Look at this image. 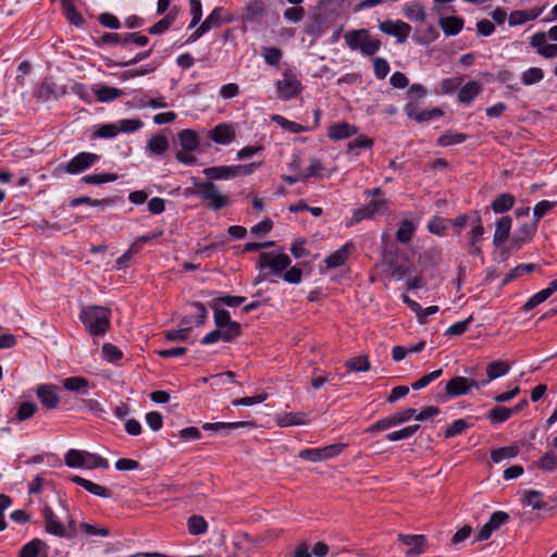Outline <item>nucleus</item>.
I'll return each instance as SVG.
<instances>
[{"label":"nucleus","instance_id":"obj_20","mask_svg":"<svg viewBox=\"0 0 557 557\" xmlns=\"http://www.w3.org/2000/svg\"><path fill=\"white\" fill-rule=\"evenodd\" d=\"M357 126L343 122L331 125L327 135L332 140H341L357 134Z\"/></svg>","mask_w":557,"mask_h":557},{"label":"nucleus","instance_id":"obj_53","mask_svg":"<svg viewBox=\"0 0 557 557\" xmlns=\"http://www.w3.org/2000/svg\"><path fill=\"white\" fill-rule=\"evenodd\" d=\"M552 295L549 294V292L545 288V289H542L541 292L536 293L535 295H533L524 305H523V310L524 311H531L532 309H534L536 306L541 305L542 302H544L548 297H550Z\"/></svg>","mask_w":557,"mask_h":557},{"label":"nucleus","instance_id":"obj_47","mask_svg":"<svg viewBox=\"0 0 557 557\" xmlns=\"http://www.w3.org/2000/svg\"><path fill=\"white\" fill-rule=\"evenodd\" d=\"M544 78V72L540 67H530L524 71L521 75V81L524 85H533L541 82Z\"/></svg>","mask_w":557,"mask_h":557},{"label":"nucleus","instance_id":"obj_42","mask_svg":"<svg viewBox=\"0 0 557 557\" xmlns=\"http://www.w3.org/2000/svg\"><path fill=\"white\" fill-rule=\"evenodd\" d=\"M169 148V140L163 135H156L148 141V149L154 154H162Z\"/></svg>","mask_w":557,"mask_h":557},{"label":"nucleus","instance_id":"obj_32","mask_svg":"<svg viewBox=\"0 0 557 557\" xmlns=\"http://www.w3.org/2000/svg\"><path fill=\"white\" fill-rule=\"evenodd\" d=\"M515 203V197L504 193L498 195L492 202V209L495 213H504L509 211Z\"/></svg>","mask_w":557,"mask_h":557},{"label":"nucleus","instance_id":"obj_49","mask_svg":"<svg viewBox=\"0 0 557 557\" xmlns=\"http://www.w3.org/2000/svg\"><path fill=\"white\" fill-rule=\"evenodd\" d=\"M117 178L119 177L116 174L100 173V174H91V175L83 176L82 182H84L86 184L99 185V184H103V183L115 182Z\"/></svg>","mask_w":557,"mask_h":557},{"label":"nucleus","instance_id":"obj_46","mask_svg":"<svg viewBox=\"0 0 557 557\" xmlns=\"http://www.w3.org/2000/svg\"><path fill=\"white\" fill-rule=\"evenodd\" d=\"M349 370L355 372H367L370 370V362L367 356H358L346 361L345 364Z\"/></svg>","mask_w":557,"mask_h":557},{"label":"nucleus","instance_id":"obj_62","mask_svg":"<svg viewBox=\"0 0 557 557\" xmlns=\"http://www.w3.org/2000/svg\"><path fill=\"white\" fill-rule=\"evenodd\" d=\"M468 428V423L463 419H458L454 421L446 430L445 437H454L458 434H461Z\"/></svg>","mask_w":557,"mask_h":557},{"label":"nucleus","instance_id":"obj_30","mask_svg":"<svg viewBox=\"0 0 557 557\" xmlns=\"http://www.w3.org/2000/svg\"><path fill=\"white\" fill-rule=\"evenodd\" d=\"M463 24V20L457 16H446L440 20L441 28L448 36H454L460 33Z\"/></svg>","mask_w":557,"mask_h":557},{"label":"nucleus","instance_id":"obj_9","mask_svg":"<svg viewBox=\"0 0 557 557\" xmlns=\"http://www.w3.org/2000/svg\"><path fill=\"white\" fill-rule=\"evenodd\" d=\"M481 387L482 383L478 380L457 375L446 383L445 391L448 396L457 397L468 394L471 388L479 389Z\"/></svg>","mask_w":557,"mask_h":557},{"label":"nucleus","instance_id":"obj_21","mask_svg":"<svg viewBox=\"0 0 557 557\" xmlns=\"http://www.w3.org/2000/svg\"><path fill=\"white\" fill-rule=\"evenodd\" d=\"M542 12H543V8H533L529 11H522V10L512 11L509 14V18H508L509 25L517 26V25L524 24L529 21H533V20L537 18L542 14Z\"/></svg>","mask_w":557,"mask_h":557},{"label":"nucleus","instance_id":"obj_48","mask_svg":"<svg viewBox=\"0 0 557 557\" xmlns=\"http://www.w3.org/2000/svg\"><path fill=\"white\" fill-rule=\"evenodd\" d=\"M512 416L510 408L506 407H494L487 413V418L492 423H503Z\"/></svg>","mask_w":557,"mask_h":557},{"label":"nucleus","instance_id":"obj_61","mask_svg":"<svg viewBox=\"0 0 557 557\" xmlns=\"http://www.w3.org/2000/svg\"><path fill=\"white\" fill-rule=\"evenodd\" d=\"M442 373H443L442 369L435 370L429 374L423 375L421 379H419L418 381L412 383L411 386L413 389H421V388L425 387L426 385H429L432 381L438 379L442 375Z\"/></svg>","mask_w":557,"mask_h":557},{"label":"nucleus","instance_id":"obj_12","mask_svg":"<svg viewBox=\"0 0 557 557\" xmlns=\"http://www.w3.org/2000/svg\"><path fill=\"white\" fill-rule=\"evenodd\" d=\"M509 516L505 511H495L490 517V520L479 531L476 540L486 541L491 537L492 533L499 529L502 524L507 522Z\"/></svg>","mask_w":557,"mask_h":557},{"label":"nucleus","instance_id":"obj_51","mask_svg":"<svg viewBox=\"0 0 557 557\" xmlns=\"http://www.w3.org/2000/svg\"><path fill=\"white\" fill-rule=\"evenodd\" d=\"M539 469L553 471L557 467V456L553 451L545 453L536 462Z\"/></svg>","mask_w":557,"mask_h":557},{"label":"nucleus","instance_id":"obj_24","mask_svg":"<svg viewBox=\"0 0 557 557\" xmlns=\"http://www.w3.org/2000/svg\"><path fill=\"white\" fill-rule=\"evenodd\" d=\"M511 228V219L509 216H502L496 222L495 233L493 243L496 247L502 246L509 236V232Z\"/></svg>","mask_w":557,"mask_h":557},{"label":"nucleus","instance_id":"obj_27","mask_svg":"<svg viewBox=\"0 0 557 557\" xmlns=\"http://www.w3.org/2000/svg\"><path fill=\"white\" fill-rule=\"evenodd\" d=\"M351 248H352L351 244H346L343 247H341L339 249H337L336 251H334L333 253H331L325 259L326 267L329 269H334V268H337V267L344 264L350 253Z\"/></svg>","mask_w":557,"mask_h":557},{"label":"nucleus","instance_id":"obj_10","mask_svg":"<svg viewBox=\"0 0 557 557\" xmlns=\"http://www.w3.org/2000/svg\"><path fill=\"white\" fill-rule=\"evenodd\" d=\"M398 540L410 548L406 552V556L412 557L421 555L428 546L426 537L422 534H398Z\"/></svg>","mask_w":557,"mask_h":557},{"label":"nucleus","instance_id":"obj_4","mask_svg":"<svg viewBox=\"0 0 557 557\" xmlns=\"http://www.w3.org/2000/svg\"><path fill=\"white\" fill-rule=\"evenodd\" d=\"M290 265V259L285 253L262 252L259 256L257 268L260 271L269 269L274 274H280Z\"/></svg>","mask_w":557,"mask_h":557},{"label":"nucleus","instance_id":"obj_22","mask_svg":"<svg viewBox=\"0 0 557 557\" xmlns=\"http://www.w3.org/2000/svg\"><path fill=\"white\" fill-rule=\"evenodd\" d=\"M210 137L216 144L226 145L235 139V131L230 124H219L211 131Z\"/></svg>","mask_w":557,"mask_h":557},{"label":"nucleus","instance_id":"obj_56","mask_svg":"<svg viewBox=\"0 0 557 557\" xmlns=\"http://www.w3.org/2000/svg\"><path fill=\"white\" fill-rule=\"evenodd\" d=\"M263 58L270 65L276 66L282 59V51L276 47L263 48Z\"/></svg>","mask_w":557,"mask_h":557},{"label":"nucleus","instance_id":"obj_31","mask_svg":"<svg viewBox=\"0 0 557 557\" xmlns=\"http://www.w3.org/2000/svg\"><path fill=\"white\" fill-rule=\"evenodd\" d=\"M386 262H388L391 276L397 281L405 278L410 273L409 264L406 261L399 262L394 257L387 259L385 257Z\"/></svg>","mask_w":557,"mask_h":557},{"label":"nucleus","instance_id":"obj_43","mask_svg":"<svg viewBox=\"0 0 557 557\" xmlns=\"http://www.w3.org/2000/svg\"><path fill=\"white\" fill-rule=\"evenodd\" d=\"M176 18V12L170 11L162 20L149 28V33L153 35L162 34L170 28Z\"/></svg>","mask_w":557,"mask_h":557},{"label":"nucleus","instance_id":"obj_44","mask_svg":"<svg viewBox=\"0 0 557 557\" xmlns=\"http://www.w3.org/2000/svg\"><path fill=\"white\" fill-rule=\"evenodd\" d=\"M85 456H86V458H85L83 468H85V469H96V468L107 469V468H109V462L107 459H104L96 454L86 451V450H85Z\"/></svg>","mask_w":557,"mask_h":557},{"label":"nucleus","instance_id":"obj_6","mask_svg":"<svg viewBox=\"0 0 557 557\" xmlns=\"http://www.w3.org/2000/svg\"><path fill=\"white\" fill-rule=\"evenodd\" d=\"M275 87L283 100L295 98L301 92V83L290 70L283 73V78L276 81Z\"/></svg>","mask_w":557,"mask_h":557},{"label":"nucleus","instance_id":"obj_58","mask_svg":"<svg viewBox=\"0 0 557 557\" xmlns=\"http://www.w3.org/2000/svg\"><path fill=\"white\" fill-rule=\"evenodd\" d=\"M472 320H473V317L469 315L466 320L454 323L446 330L445 334L453 335V336H458V335L463 334L468 330V326Z\"/></svg>","mask_w":557,"mask_h":557},{"label":"nucleus","instance_id":"obj_23","mask_svg":"<svg viewBox=\"0 0 557 557\" xmlns=\"http://www.w3.org/2000/svg\"><path fill=\"white\" fill-rule=\"evenodd\" d=\"M71 481L76 483L77 485L84 487L86 491H88L89 493H91L96 496L103 497V498L111 496V491L109 488H107L102 485H99L97 483H94L89 480H86L82 476L74 475L71 478Z\"/></svg>","mask_w":557,"mask_h":557},{"label":"nucleus","instance_id":"obj_19","mask_svg":"<svg viewBox=\"0 0 557 557\" xmlns=\"http://www.w3.org/2000/svg\"><path fill=\"white\" fill-rule=\"evenodd\" d=\"M484 234V227L481 222V218L478 215L474 220V225L472 226L469 235V253L472 256H481L482 250L478 246V243L481 240Z\"/></svg>","mask_w":557,"mask_h":557},{"label":"nucleus","instance_id":"obj_35","mask_svg":"<svg viewBox=\"0 0 557 557\" xmlns=\"http://www.w3.org/2000/svg\"><path fill=\"white\" fill-rule=\"evenodd\" d=\"M95 95L97 100L100 102H109L124 95L123 90L110 87V86H101L95 89Z\"/></svg>","mask_w":557,"mask_h":557},{"label":"nucleus","instance_id":"obj_16","mask_svg":"<svg viewBox=\"0 0 557 557\" xmlns=\"http://www.w3.org/2000/svg\"><path fill=\"white\" fill-rule=\"evenodd\" d=\"M37 397L47 409H55L59 404L58 387L42 384L37 388Z\"/></svg>","mask_w":557,"mask_h":557},{"label":"nucleus","instance_id":"obj_14","mask_svg":"<svg viewBox=\"0 0 557 557\" xmlns=\"http://www.w3.org/2000/svg\"><path fill=\"white\" fill-rule=\"evenodd\" d=\"M511 369L509 361L494 360L486 366V379L479 381L482 387L490 384L492 381L506 375Z\"/></svg>","mask_w":557,"mask_h":557},{"label":"nucleus","instance_id":"obj_36","mask_svg":"<svg viewBox=\"0 0 557 557\" xmlns=\"http://www.w3.org/2000/svg\"><path fill=\"white\" fill-rule=\"evenodd\" d=\"M519 454V447L516 445L500 447L491 451V459L498 463L505 459L515 458Z\"/></svg>","mask_w":557,"mask_h":557},{"label":"nucleus","instance_id":"obj_54","mask_svg":"<svg viewBox=\"0 0 557 557\" xmlns=\"http://www.w3.org/2000/svg\"><path fill=\"white\" fill-rule=\"evenodd\" d=\"M103 358L109 362H114L123 357L122 351L113 344L104 343L102 345Z\"/></svg>","mask_w":557,"mask_h":557},{"label":"nucleus","instance_id":"obj_1","mask_svg":"<svg viewBox=\"0 0 557 557\" xmlns=\"http://www.w3.org/2000/svg\"><path fill=\"white\" fill-rule=\"evenodd\" d=\"M111 310L103 306H87L81 311L79 319L91 336H101L110 327Z\"/></svg>","mask_w":557,"mask_h":557},{"label":"nucleus","instance_id":"obj_34","mask_svg":"<svg viewBox=\"0 0 557 557\" xmlns=\"http://www.w3.org/2000/svg\"><path fill=\"white\" fill-rule=\"evenodd\" d=\"M536 230V223L533 222L531 224H522L519 230L516 231L513 234L511 242L516 246H520L522 243L527 242L532 237V235L535 233Z\"/></svg>","mask_w":557,"mask_h":557},{"label":"nucleus","instance_id":"obj_40","mask_svg":"<svg viewBox=\"0 0 557 557\" xmlns=\"http://www.w3.org/2000/svg\"><path fill=\"white\" fill-rule=\"evenodd\" d=\"M62 384L65 389L71 391V392L83 391L84 393H86L87 392L86 388L88 387V381H87V379H85L83 376L66 377L63 380Z\"/></svg>","mask_w":557,"mask_h":557},{"label":"nucleus","instance_id":"obj_29","mask_svg":"<svg viewBox=\"0 0 557 557\" xmlns=\"http://www.w3.org/2000/svg\"><path fill=\"white\" fill-rule=\"evenodd\" d=\"M178 141L183 150L194 152L199 146V139L196 132L184 129L178 133Z\"/></svg>","mask_w":557,"mask_h":557},{"label":"nucleus","instance_id":"obj_55","mask_svg":"<svg viewBox=\"0 0 557 557\" xmlns=\"http://www.w3.org/2000/svg\"><path fill=\"white\" fill-rule=\"evenodd\" d=\"M37 410V406L34 403L25 401L20 405L16 411V420L24 421L34 416Z\"/></svg>","mask_w":557,"mask_h":557},{"label":"nucleus","instance_id":"obj_63","mask_svg":"<svg viewBox=\"0 0 557 557\" xmlns=\"http://www.w3.org/2000/svg\"><path fill=\"white\" fill-rule=\"evenodd\" d=\"M117 126L119 133H131L138 131L143 126V122L138 119L121 120Z\"/></svg>","mask_w":557,"mask_h":557},{"label":"nucleus","instance_id":"obj_41","mask_svg":"<svg viewBox=\"0 0 557 557\" xmlns=\"http://www.w3.org/2000/svg\"><path fill=\"white\" fill-rule=\"evenodd\" d=\"M85 450L70 449L64 456V462L70 468H83Z\"/></svg>","mask_w":557,"mask_h":557},{"label":"nucleus","instance_id":"obj_57","mask_svg":"<svg viewBox=\"0 0 557 557\" xmlns=\"http://www.w3.org/2000/svg\"><path fill=\"white\" fill-rule=\"evenodd\" d=\"M467 138V135L465 134H461V133H446V134H443L437 143L438 145L441 146H450V145H455V144H460L462 141H465Z\"/></svg>","mask_w":557,"mask_h":557},{"label":"nucleus","instance_id":"obj_18","mask_svg":"<svg viewBox=\"0 0 557 557\" xmlns=\"http://www.w3.org/2000/svg\"><path fill=\"white\" fill-rule=\"evenodd\" d=\"M48 545L39 539H34L20 550V557H48Z\"/></svg>","mask_w":557,"mask_h":557},{"label":"nucleus","instance_id":"obj_50","mask_svg":"<svg viewBox=\"0 0 557 557\" xmlns=\"http://www.w3.org/2000/svg\"><path fill=\"white\" fill-rule=\"evenodd\" d=\"M419 429H420L419 424L408 425L406 428H403L401 430H398V431L387 434L386 438L391 442L405 440V438L412 436Z\"/></svg>","mask_w":557,"mask_h":557},{"label":"nucleus","instance_id":"obj_2","mask_svg":"<svg viewBox=\"0 0 557 557\" xmlns=\"http://www.w3.org/2000/svg\"><path fill=\"white\" fill-rule=\"evenodd\" d=\"M346 45L350 50H360L362 54L374 55L381 48L380 39L371 37L368 29H354L344 35Z\"/></svg>","mask_w":557,"mask_h":557},{"label":"nucleus","instance_id":"obj_3","mask_svg":"<svg viewBox=\"0 0 557 557\" xmlns=\"http://www.w3.org/2000/svg\"><path fill=\"white\" fill-rule=\"evenodd\" d=\"M193 184L196 188H198V191H193L190 188H188L186 191L188 194H197L200 195L202 199L207 200L209 203L208 206L214 210H221L228 206L230 199L227 196L221 194L218 189V186L214 185L212 182L209 181H200L198 178H193Z\"/></svg>","mask_w":557,"mask_h":557},{"label":"nucleus","instance_id":"obj_13","mask_svg":"<svg viewBox=\"0 0 557 557\" xmlns=\"http://www.w3.org/2000/svg\"><path fill=\"white\" fill-rule=\"evenodd\" d=\"M42 517L45 519V530L47 533L59 537L66 536L65 527L61 523L58 516L49 506L44 507Z\"/></svg>","mask_w":557,"mask_h":557},{"label":"nucleus","instance_id":"obj_11","mask_svg":"<svg viewBox=\"0 0 557 557\" xmlns=\"http://www.w3.org/2000/svg\"><path fill=\"white\" fill-rule=\"evenodd\" d=\"M379 28L381 32L396 37L399 44L405 42L411 32V26L403 21H385L380 24Z\"/></svg>","mask_w":557,"mask_h":557},{"label":"nucleus","instance_id":"obj_60","mask_svg":"<svg viewBox=\"0 0 557 557\" xmlns=\"http://www.w3.org/2000/svg\"><path fill=\"white\" fill-rule=\"evenodd\" d=\"M374 74L379 79H384L389 72V64L383 58H375L373 60Z\"/></svg>","mask_w":557,"mask_h":557},{"label":"nucleus","instance_id":"obj_7","mask_svg":"<svg viewBox=\"0 0 557 557\" xmlns=\"http://www.w3.org/2000/svg\"><path fill=\"white\" fill-rule=\"evenodd\" d=\"M99 160V156L91 152H81L72 158L64 166L58 170L69 174H78L91 168Z\"/></svg>","mask_w":557,"mask_h":557},{"label":"nucleus","instance_id":"obj_5","mask_svg":"<svg viewBox=\"0 0 557 557\" xmlns=\"http://www.w3.org/2000/svg\"><path fill=\"white\" fill-rule=\"evenodd\" d=\"M255 163L248 165H234V166H211L203 170V174L209 180H223L231 178L239 175H247L252 172Z\"/></svg>","mask_w":557,"mask_h":557},{"label":"nucleus","instance_id":"obj_25","mask_svg":"<svg viewBox=\"0 0 557 557\" xmlns=\"http://www.w3.org/2000/svg\"><path fill=\"white\" fill-rule=\"evenodd\" d=\"M305 417L302 412H285L276 414L274 421L280 428L302 425L306 423Z\"/></svg>","mask_w":557,"mask_h":557},{"label":"nucleus","instance_id":"obj_8","mask_svg":"<svg viewBox=\"0 0 557 557\" xmlns=\"http://www.w3.org/2000/svg\"><path fill=\"white\" fill-rule=\"evenodd\" d=\"M345 447V444H333L322 448L304 449L299 453V457L313 462L323 461L338 456Z\"/></svg>","mask_w":557,"mask_h":557},{"label":"nucleus","instance_id":"obj_39","mask_svg":"<svg viewBox=\"0 0 557 557\" xmlns=\"http://www.w3.org/2000/svg\"><path fill=\"white\" fill-rule=\"evenodd\" d=\"M62 7L66 18L71 24L81 26L84 23L83 16L76 11L72 0H62Z\"/></svg>","mask_w":557,"mask_h":557},{"label":"nucleus","instance_id":"obj_52","mask_svg":"<svg viewBox=\"0 0 557 557\" xmlns=\"http://www.w3.org/2000/svg\"><path fill=\"white\" fill-rule=\"evenodd\" d=\"M240 324L235 321L227 323L224 329H219L222 332V341L232 342L240 335Z\"/></svg>","mask_w":557,"mask_h":557},{"label":"nucleus","instance_id":"obj_37","mask_svg":"<svg viewBox=\"0 0 557 557\" xmlns=\"http://www.w3.org/2000/svg\"><path fill=\"white\" fill-rule=\"evenodd\" d=\"M271 120L274 121L275 123H277L282 128H284L293 134H299V133L307 132L310 129L309 127H306L296 122L289 121L278 114L272 115Z\"/></svg>","mask_w":557,"mask_h":557},{"label":"nucleus","instance_id":"obj_59","mask_svg":"<svg viewBox=\"0 0 557 557\" xmlns=\"http://www.w3.org/2000/svg\"><path fill=\"white\" fill-rule=\"evenodd\" d=\"M305 9L299 5H294L284 11V17L288 22L298 23L305 17Z\"/></svg>","mask_w":557,"mask_h":557},{"label":"nucleus","instance_id":"obj_38","mask_svg":"<svg viewBox=\"0 0 557 557\" xmlns=\"http://www.w3.org/2000/svg\"><path fill=\"white\" fill-rule=\"evenodd\" d=\"M188 531L193 535L205 534L208 530V523L202 516L193 515L187 521Z\"/></svg>","mask_w":557,"mask_h":557},{"label":"nucleus","instance_id":"obj_28","mask_svg":"<svg viewBox=\"0 0 557 557\" xmlns=\"http://www.w3.org/2000/svg\"><path fill=\"white\" fill-rule=\"evenodd\" d=\"M255 425L251 421H239V422H215V423H205L202 429L206 431H232L239 428H252Z\"/></svg>","mask_w":557,"mask_h":557},{"label":"nucleus","instance_id":"obj_26","mask_svg":"<svg viewBox=\"0 0 557 557\" xmlns=\"http://www.w3.org/2000/svg\"><path fill=\"white\" fill-rule=\"evenodd\" d=\"M522 503L533 510H541L547 507V503L544 500V494L533 490L523 491Z\"/></svg>","mask_w":557,"mask_h":557},{"label":"nucleus","instance_id":"obj_33","mask_svg":"<svg viewBox=\"0 0 557 557\" xmlns=\"http://www.w3.org/2000/svg\"><path fill=\"white\" fill-rule=\"evenodd\" d=\"M481 85L476 82L467 83L458 94V99L462 103L471 102L480 92Z\"/></svg>","mask_w":557,"mask_h":557},{"label":"nucleus","instance_id":"obj_17","mask_svg":"<svg viewBox=\"0 0 557 557\" xmlns=\"http://www.w3.org/2000/svg\"><path fill=\"white\" fill-rule=\"evenodd\" d=\"M221 8H215L209 16L200 24V26L189 36L187 41H196L200 36L210 30L212 27H218L221 24Z\"/></svg>","mask_w":557,"mask_h":557},{"label":"nucleus","instance_id":"obj_45","mask_svg":"<svg viewBox=\"0 0 557 557\" xmlns=\"http://www.w3.org/2000/svg\"><path fill=\"white\" fill-rule=\"evenodd\" d=\"M414 232L413 223L409 220L401 221L397 232H396V238L398 242L406 244L408 243Z\"/></svg>","mask_w":557,"mask_h":557},{"label":"nucleus","instance_id":"obj_64","mask_svg":"<svg viewBox=\"0 0 557 557\" xmlns=\"http://www.w3.org/2000/svg\"><path fill=\"white\" fill-rule=\"evenodd\" d=\"M373 145L372 139L366 135H360L356 139L351 140L347 145L348 151H355L362 148H370Z\"/></svg>","mask_w":557,"mask_h":557},{"label":"nucleus","instance_id":"obj_15","mask_svg":"<svg viewBox=\"0 0 557 557\" xmlns=\"http://www.w3.org/2000/svg\"><path fill=\"white\" fill-rule=\"evenodd\" d=\"M265 0H250L243 9V21L255 23L260 21L265 13Z\"/></svg>","mask_w":557,"mask_h":557}]
</instances>
